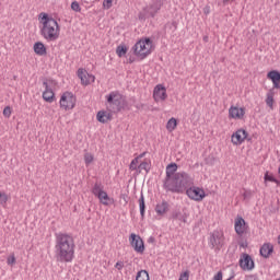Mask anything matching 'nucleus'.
<instances>
[{
    "label": "nucleus",
    "mask_w": 280,
    "mask_h": 280,
    "mask_svg": "<svg viewBox=\"0 0 280 280\" xmlns=\"http://www.w3.org/2000/svg\"><path fill=\"white\" fill-rule=\"evenodd\" d=\"M145 156V153H141L139 156H137L138 160L143 159Z\"/></svg>",
    "instance_id": "nucleus-48"
},
{
    "label": "nucleus",
    "mask_w": 280,
    "mask_h": 280,
    "mask_svg": "<svg viewBox=\"0 0 280 280\" xmlns=\"http://www.w3.org/2000/svg\"><path fill=\"white\" fill-rule=\"evenodd\" d=\"M7 264H8L9 266H14V264H16V257H14V254H12V255L8 258Z\"/></svg>",
    "instance_id": "nucleus-39"
},
{
    "label": "nucleus",
    "mask_w": 280,
    "mask_h": 280,
    "mask_svg": "<svg viewBox=\"0 0 280 280\" xmlns=\"http://www.w3.org/2000/svg\"><path fill=\"white\" fill-rule=\"evenodd\" d=\"M177 126H178V121L176 120V118H171L166 124V130H168V132H172L176 130Z\"/></svg>",
    "instance_id": "nucleus-26"
},
{
    "label": "nucleus",
    "mask_w": 280,
    "mask_h": 280,
    "mask_svg": "<svg viewBox=\"0 0 280 280\" xmlns=\"http://www.w3.org/2000/svg\"><path fill=\"white\" fill-rule=\"evenodd\" d=\"M138 170L140 173L143 172V170H144V172L148 174V172H150V163H148V162L140 163L138 166Z\"/></svg>",
    "instance_id": "nucleus-30"
},
{
    "label": "nucleus",
    "mask_w": 280,
    "mask_h": 280,
    "mask_svg": "<svg viewBox=\"0 0 280 280\" xmlns=\"http://www.w3.org/2000/svg\"><path fill=\"white\" fill-rule=\"evenodd\" d=\"M166 27H170V30L174 27V30H176V22H173L172 24H166Z\"/></svg>",
    "instance_id": "nucleus-45"
},
{
    "label": "nucleus",
    "mask_w": 280,
    "mask_h": 280,
    "mask_svg": "<svg viewBox=\"0 0 280 280\" xmlns=\"http://www.w3.org/2000/svg\"><path fill=\"white\" fill-rule=\"evenodd\" d=\"M244 115H246V108L244 107L231 106L229 109V117L231 119H244Z\"/></svg>",
    "instance_id": "nucleus-16"
},
{
    "label": "nucleus",
    "mask_w": 280,
    "mask_h": 280,
    "mask_svg": "<svg viewBox=\"0 0 280 280\" xmlns=\"http://www.w3.org/2000/svg\"><path fill=\"white\" fill-rule=\"evenodd\" d=\"M71 10H73L74 12H81L82 8H80V3L78 1H73L71 3Z\"/></svg>",
    "instance_id": "nucleus-36"
},
{
    "label": "nucleus",
    "mask_w": 280,
    "mask_h": 280,
    "mask_svg": "<svg viewBox=\"0 0 280 280\" xmlns=\"http://www.w3.org/2000/svg\"><path fill=\"white\" fill-rule=\"evenodd\" d=\"M39 19L42 23L40 34L43 38L49 43L58 40V38H60V25H58V21L47 13H40Z\"/></svg>",
    "instance_id": "nucleus-3"
},
{
    "label": "nucleus",
    "mask_w": 280,
    "mask_h": 280,
    "mask_svg": "<svg viewBox=\"0 0 280 280\" xmlns=\"http://www.w3.org/2000/svg\"><path fill=\"white\" fill-rule=\"evenodd\" d=\"M141 43H143L144 47H147V49H149V51H151L152 49V39H150V37H147L144 40H140Z\"/></svg>",
    "instance_id": "nucleus-35"
},
{
    "label": "nucleus",
    "mask_w": 280,
    "mask_h": 280,
    "mask_svg": "<svg viewBox=\"0 0 280 280\" xmlns=\"http://www.w3.org/2000/svg\"><path fill=\"white\" fill-rule=\"evenodd\" d=\"M179 280H189V271H185L180 275Z\"/></svg>",
    "instance_id": "nucleus-43"
},
{
    "label": "nucleus",
    "mask_w": 280,
    "mask_h": 280,
    "mask_svg": "<svg viewBox=\"0 0 280 280\" xmlns=\"http://www.w3.org/2000/svg\"><path fill=\"white\" fill-rule=\"evenodd\" d=\"M208 37H203V40H207Z\"/></svg>",
    "instance_id": "nucleus-52"
},
{
    "label": "nucleus",
    "mask_w": 280,
    "mask_h": 280,
    "mask_svg": "<svg viewBox=\"0 0 280 280\" xmlns=\"http://www.w3.org/2000/svg\"><path fill=\"white\" fill-rule=\"evenodd\" d=\"M248 137V131L245 129H238L236 132L232 135V143L234 145H242L244 141H246Z\"/></svg>",
    "instance_id": "nucleus-13"
},
{
    "label": "nucleus",
    "mask_w": 280,
    "mask_h": 280,
    "mask_svg": "<svg viewBox=\"0 0 280 280\" xmlns=\"http://www.w3.org/2000/svg\"><path fill=\"white\" fill-rule=\"evenodd\" d=\"M33 49L37 56H46L47 55V48L45 47V44H43V42H36L34 44Z\"/></svg>",
    "instance_id": "nucleus-22"
},
{
    "label": "nucleus",
    "mask_w": 280,
    "mask_h": 280,
    "mask_svg": "<svg viewBox=\"0 0 280 280\" xmlns=\"http://www.w3.org/2000/svg\"><path fill=\"white\" fill-rule=\"evenodd\" d=\"M243 196H244V198H250L252 194H250V191H245L243 194Z\"/></svg>",
    "instance_id": "nucleus-46"
},
{
    "label": "nucleus",
    "mask_w": 280,
    "mask_h": 280,
    "mask_svg": "<svg viewBox=\"0 0 280 280\" xmlns=\"http://www.w3.org/2000/svg\"><path fill=\"white\" fill-rule=\"evenodd\" d=\"M209 244L211 248L221 250L222 246H224V234H222L220 231L210 233Z\"/></svg>",
    "instance_id": "nucleus-8"
},
{
    "label": "nucleus",
    "mask_w": 280,
    "mask_h": 280,
    "mask_svg": "<svg viewBox=\"0 0 280 280\" xmlns=\"http://www.w3.org/2000/svg\"><path fill=\"white\" fill-rule=\"evenodd\" d=\"M278 244H280V235L278 236Z\"/></svg>",
    "instance_id": "nucleus-50"
},
{
    "label": "nucleus",
    "mask_w": 280,
    "mask_h": 280,
    "mask_svg": "<svg viewBox=\"0 0 280 280\" xmlns=\"http://www.w3.org/2000/svg\"><path fill=\"white\" fill-rule=\"evenodd\" d=\"M136 280H150V273H148V270H140L136 276Z\"/></svg>",
    "instance_id": "nucleus-27"
},
{
    "label": "nucleus",
    "mask_w": 280,
    "mask_h": 280,
    "mask_svg": "<svg viewBox=\"0 0 280 280\" xmlns=\"http://www.w3.org/2000/svg\"><path fill=\"white\" fill-rule=\"evenodd\" d=\"M162 7H163V1L156 0L155 2L150 4L149 8H147V14H150V16L154 19V16H156V13L159 12V10H161Z\"/></svg>",
    "instance_id": "nucleus-18"
},
{
    "label": "nucleus",
    "mask_w": 280,
    "mask_h": 280,
    "mask_svg": "<svg viewBox=\"0 0 280 280\" xmlns=\"http://www.w3.org/2000/svg\"><path fill=\"white\" fill-rule=\"evenodd\" d=\"M8 200H9L8 194H5V192H0V205H1L2 207H5V205H8Z\"/></svg>",
    "instance_id": "nucleus-31"
},
{
    "label": "nucleus",
    "mask_w": 280,
    "mask_h": 280,
    "mask_svg": "<svg viewBox=\"0 0 280 280\" xmlns=\"http://www.w3.org/2000/svg\"><path fill=\"white\" fill-rule=\"evenodd\" d=\"M235 233L242 237L246 231H248V224L246 223V220L242 218L241 215H237L234 223Z\"/></svg>",
    "instance_id": "nucleus-12"
},
{
    "label": "nucleus",
    "mask_w": 280,
    "mask_h": 280,
    "mask_svg": "<svg viewBox=\"0 0 280 280\" xmlns=\"http://www.w3.org/2000/svg\"><path fill=\"white\" fill-rule=\"evenodd\" d=\"M92 194L98 198L100 203L108 207V205H113L115 200L108 196L107 191H104V186L102 184H94L92 188Z\"/></svg>",
    "instance_id": "nucleus-5"
},
{
    "label": "nucleus",
    "mask_w": 280,
    "mask_h": 280,
    "mask_svg": "<svg viewBox=\"0 0 280 280\" xmlns=\"http://www.w3.org/2000/svg\"><path fill=\"white\" fill-rule=\"evenodd\" d=\"M103 8L104 10H110L113 8V0H104Z\"/></svg>",
    "instance_id": "nucleus-37"
},
{
    "label": "nucleus",
    "mask_w": 280,
    "mask_h": 280,
    "mask_svg": "<svg viewBox=\"0 0 280 280\" xmlns=\"http://www.w3.org/2000/svg\"><path fill=\"white\" fill-rule=\"evenodd\" d=\"M130 62H132V59H130Z\"/></svg>",
    "instance_id": "nucleus-57"
},
{
    "label": "nucleus",
    "mask_w": 280,
    "mask_h": 280,
    "mask_svg": "<svg viewBox=\"0 0 280 280\" xmlns=\"http://www.w3.org/2000/svg\"><path fill=\"white\" fill-rule=\"evenodd\" d=\"M212 280H222V271H218V273L213 277Z\"/></svg>",
    "instance_id": "nucleus-44"
},
{
    "label": "nucleus",
    "mask_w": 280,
    "mask_h": 280,
    "mask_svg": "<svg viewBox=\"0 0 280 280\" xmlns=\"http://www.w3.org/2000/svg\"><path fill=\"white\" fill-rule=\"evenodd\" d=\"M184 192L188 196V198H190V200H195L196 202H202L207 196L205 189L194 185L188 186Z\"/></svg>",
    "instance_id": "nucleus-6"
},
{
    "label": "nucleus",
    "mask_w": 280,
    "mask_h": 280,
    "mask_svg": "<svg viewBox=\"0 0 280 280\" xmlns=\"http://www.w3.org/2000/svg\"><path fill=\"white\" fill-rule=\"evenodd\" d=\"M266 104L272 110L273 104H275V90L273 89L269 90V92L267 93Z\"/></svg>",
    "instance_id": "nucleus-24"
},
{
    "label": "nucleus",
    "mask_w": 280,
    "mask_h": 280,
    "mask_svg": "<svg viewBox=\"0 0 280 280\" xmlns=\"http://www.w3.org/2000/svg\"><path fill=\"white\" fill-rule=\"evenodd\" d=\"M148 242H149V244H154V242H155L154 236L149 237Z\"/></svg>",
    "instance_id": "nucleus-47"
},
{
    "label": "nucleus",
    "mask_w": 280,
    "mask_h": 280,
    "mask_svg": "<svg viewBox=\"0 0 280 280\" xmlns=\"http://www.w3.org/2000/svg\"><path fill=\"white\" fill-rule=\"evenodd\" d=\"M129 242H130L133 250H136V253H140L141 255H143V253L145 252V245H144L143 238H141V236L132 233L129 236Z\"/></svg>",
    "instance_id": "nucleus-9"
},
{
    "label": "nucleus",
    "mask_w": 280,
    "mask_h": 280,
    "mask_svg": "<svg viewBox=\"0 0 280 280\" xmlns=\"http://www.w3.org/2000/svg\"><path fill=\"white\" fill-rule=\"evenodd\" d=\"M238 246H241V248H248V242H247V241H244V238H242V240L238 242Z\"/></svg>",
    "instance_id": "nucleus-41"
},
{
    "label": "nucleus",
    "mask_w": 280,
    "mask_h": 280,
    "mask_svg": "<svg viewBox=\"0 0 280 280\" xmlns=\"http://www.w3.org/2000/svg\"><path fill=\"white\" fill-rule=\"evenodd\" d=\"M208 10L205 11V13L207 14Z\"/></svg>",
    "instance_id": "nucleus-53"
},
{
    "label": "nucleus",
    "mask_w": 280,
    "mask_h": 280,
    "mask_svg": "<svg viewBox=\"0 0 280 280\" xmlns=\"http://www.w3.org/2000/svg\"><path fill=\"white\" fill-rule=\"evenodd\" d=\"M96 119L100 121V124H108L110 119H113V114L106 112V110H100L96 114Z\"/></svg>",
    "instance_id": "nucleus-20"
},
{
    "label": "nucleus",
    "mask_w": 280,
    "mask_h": 280,
    "mask_svg": "<svg viewBox=\"0 0 280 280\" xmlns=\"http://www.w3.org/2000/svg\"><path fill=\"white\" fill-rule=\"evenodd\" d=\"M56 260L61 264H69L75 257V241L67 233H56Z\"/></svg>",
    "instance_id": "nucleus-2"
},
{
    "label": "nucleus",
    "mask_w": 280,
    "mask_h": 280,
    "mask_svg": "<svg viewBox=\"0 0 280 280\" xmlns=\"http://www.w3.org/2000/svg\"><path fill=\"white\" fill-rule=\"evenodd\" d=\"M78 78L81 80V84H83V86H89V84H91V80L92 82H95V75L89 74V72L82 68L78 70Z\"/></svg>",
    "instance_id": "nucleus-14"
},
{
    "label": "nucleus",
    "mask_w": 280,
    "mask_h": 280,
    "mask_svg": "<svg viewBox=\"0 0 280 280\" xmlns=\"http://www.w3.org/2000/svg\"><path fill=\"white\" fill-rule=\"evenodd\" d=\"M273 183H276V185H278V187H280V180L279 179H276V182H273Z\"/></svg>",
    "instance_id": "nucleus-49"
},
{
    "label": "nucleus",
    "mask_w": 280,
    "mask_h": 280,
    "mask_svg": "<svg viewBox=\"0 0 280 280\" xmlns=\"http://www.w3.org/2000/svg\"><path fill=\"white\" fill-rule=\"evenodd\" d=\"M130 62H132V59H130Z\"/></svg>",
    "instance_id": "nucleus-56"
},
{
    "label": "nucleus",
    "mask_w": 280,
    "mask_h": 280,
    "mask_svg": "<svg viewBox=\"0 0 280 280\" xmlns=\"http://www.w3.org/2000/svg\"><path fill=\"white\" fill-rule=\"evenodd\" d=\"M75 95H73V93L71 92H65L61 95L60 98V107L65 108V110H71L73 108H75Z\"/></svg>",
    "instance_id": "nucleus-7"
},
{
    "label": "nucleus",
    "mask_w": 280,
    "mask_h": 280,
    "mask_svg": "<svg viewBox=\"0 0 280 280\" xmlns=\"http://www.w3.org/2000/svg\"><path fill=\"white\" fill-rule=\"evenodd\" d=\"M240 266L243 270H253L255 268V261L248 254H243L240 259Z\"/></svg>",
    "instance_id": "nucleus-15"
},
{
    "label": "nucleus",
    "mask_w": 280,
    "mask_h": 280,
    "mask_svg": "<svg viewBox=\"0 0 280 280\" xmlns=\"http://www.w3.org/2000/svg\"><path fill=\"white\" fill-rule=\"evenodd\" d=\"M267 79L271 80L273 89H280V72L278 70H271L267 73Z\"/></svg>",
    "instance_id": "nucleus-17"
},
{
    "label": "nucleus",
    "mask_w": 280,
    "mask_h": 280,
    "mask_svg": "<svg viewBox=\"0 0 280 280\" xmlns=\"http://www.w3.org/2000/svg\"><path fill=\"white\" fill-rule=\"evenodd\" d=\"M168 209L170 205L167 203V201H162L161 203H158L155 207L158 215H163L164 213H167Z\"/></svg>",
    "instance_id": "nucleus-23"
},
{
    "label": "nucleus",
    "mask_w": 280,
    "mask_h": 280,
    "mask_svg": "<svg viewBox=\"0 0 280 280\" xmlns=\"http://www.w3.org/2000/svg\"><path fill=\"white\" fill-rule=\"evenodd\" d=\"M265 183H275L277 182V178H275V175L273 174H270L268 172L265 173Z\"/></svg>",
    "instance_id": "nucleus-32"
},
{
    "label": "nucleus",
    "mask_w": 280,
    "mask_h": 280,
    "mask_svg": "<svg viewBox=\"0 0 280 280\" xmlns=\"http://www.w3.org/2000/svg\"><path fill=\"white\" fill-rule=\"evenodd\" d=\"M205 163H206V165H215V156H213V155H208V156L205 159Z\"/></svg>",
    "instance_id": "nucleus-34"
},
{
    "label": "nucleus",
    "mask_w": 280,
    "mask_h": 280,
    "mask_svg": "<svg viewBox=\"0 0 280 280\" xmlns=\"http://www.w3.org/2000/svg\"><path fill=\"white\" fill-rule=\"evenodd\" d=\"M138 164H139V158H135V159L131 161L130 165H129V170H131V171L137 170V165H138Z\"/></svg>",
    "instance_id": "nucleus-38"
},
{
    "label": "nucleus",
    "mask_w": 280,
    "mask_h": 280,
    "mask_svg": "<svg viewBox=\"0 0 280 280\" xmlns=\"http://www.w3.org/2000/svg\"><path fill=\"white\" fill-rule=\"evenodd\" d=\"M177 163H171L166 166V178L164 180V189L172 194H185V189L194 185V178L186 172L176 173Z\"/></svg>",
    "instance_id": "nucleus-1"
},
{
    "label": "nucleus",
    "mask_w": 280,
    "mask_h": 280,
    "mask_svg": "<svg viewBox=\"0 0 280 280\" xmlns=\"http://www.w3.org/2000/svg\"><path fill=\"white\" fill-rule=\"evenodd\" d=\"M153 100L155 102H165L167 100V90L162 84H158L153 90Z\"/></svg>",
    "instance_id": "nucleus-11"
},
{
    "label": "nucleus",
    "mask_w": 280,
    "mask_h": 280,
    "mask_svg": "<svg viewBox=\"0 0 280 280\" xmlns=\"http://www.w3.org/2000/svg\"><path fill=\"white\" fill-rule=\"evenodd\" d=\"M84 161H85V165H91V163H93V161H94L93 154L85 153L84 154Z\"/></svg>",
    "instance_id": "nucleus-33"
},
{
    "label": "nucleus",
    "mask_w": 280,
    "mask_h": 280,
    "mask_svg": "<svg viewBox=\"0 0 280 280\" xmlns=\"http://www.w3.org/2000/svg\"><path fill=\"white\" fill-rule=\"evenodd\" d=\"M278 174L280 175V166H279V168H278Z\"/></svg>",
    "instance_id": "nucleus-51"
},
{
    "label": "nucleus",
    "mask_w": 280,
    "mask_h": 280,
    "mask_svg": "<svg viewBox=\"0 0 280 280\" xmlns=\"http://www.w3.org/2000/svg\"><path fill=\"white\" fill-rule=\"evenodd\" d=\"M107 103L113 108L114 113H119V110L126 108V100L117 92L109 93L107 96Z\"/></svg>",
    "instance_id": "nucleus-4"
},
{
    "label": "nucleus",
    "mask_w": 280,
    "mask_h": 280,
    "mask_svg": "<svg viewBox=\"0 0 280 280\" xmlns=\"http://www.w3.org/2000/svg\"><path fill=\"white\" fill-rule=\"evenodd\" d=\"M173 220H179L186 224L187 222V214H182L180 212H173L172 214Z\"/></svg>",
    "instance_id": "nucleus-29"
},
{
    "label": "nucleus",
    "mask_w": 280,
    "mask_h": 280,
    "mask_svg": "<svg viewBox=\"0 0 280 280\" xmlns=\"http://www.w3.org/2000/svg\"><path fill=\"white\" fill-rule=\"evenodd\" d=\"M3 115L4 117H10L12 115V108L10 106L4 107Z\"/></svg>",
    "instance_id": "nucleus-40"
},
{
    "label": "nucleus",
    "mask_w": 280,
    "mask_h": 280,
    "mask_svg": "<svg viewBox=\"0 0 280 280\" xmlns=\"http://www.w3.org/2000/svg\"><path fill=\"white\" fill-rule=\"evenodd\" d=\"M14 80H16V77H13Z\"/></svg>",
    "instance_id": "nucleus-55"
},
{
    "label": "nucleus",
    "mask_w": 280,
    "mask_h": 280,
    "mask_svg": "<svg viewBox=\"0 0 280 280\" xmlns=\"http://www.w3.org/2000/svg\"><path fill=\"white\" fill-rule=\"evenodd\" d=\"M139 207L141 218H145V198L143 197V194H141L139 198Z\"/></svg>",
    "instance_id": "nucleus-25"
},
{
    "label": "nucleus",
    "mask_w": 280,
    "mask_h": 280,
    "mask_svg": "<svg viewBox=\"0 0 280 280\" xmlns=\"http://www.w3.org/2000/svg\"><path fill=\"white\" fill-rule=\"evenodd\" d=\"M208 10L205 11V13L207 14Z\"/></svg>",
    "instance_id": "nucleus-54"
},
{
    "label": "nucleus",
    "mask_w": 280,
    "mask_h": 280,
    "mask_svg": "<svg viewBox=\"0 0 280 280\" xmlns=\"http://www.w3.org/2000/svg\"><path fill=\"white\" fill-rule=\"evenodd\" d=\"M116 54L118 58H122V56H126V54H128V48L125 45H119L116 48Z\"/></svg>",
    "instance_id": "nucleus-28"
},
{
    "label": "nucleus",
    "mask_w": 280,
    "mask_h": 280,
    "mask_svg": "<svg viewBox=\"0 0 280 280\" xmlns=\"http://www.w3.org/2000/svg\"><path fill=\"white\" fill-rule=\"evenodd\" d=\"M132 50L135 55L138 56V58H140L141 60L148 58V56H150L151 54L150 48H148V46H145V44H143V42L141 40L135 44Z\"/></svg>",
    "instance_id": "nucleus-10"
},
{
    "label": "nucleus",
    "mask_w": 280,
    "mask_h": 280,
    "mask_svg": "<svg viewBox=\"0 0 280 280\" xmlns=\"http://www.w3.org/2000/svg\"><path fill=\"white\" fill-rule=\"evenodd\" d=\"M43 85L45 86V91L43 92V100H45V102H54V97L56 94H54V90H51V88H49V83H47V81L43 82Z\"/></svg>",
    "instance_id": "nucleus-19"
},
{
    "label": "nucleus",
    "mask_w": 280,
    "mask_h": 280,
    "mask_svg": "<svg viewBox=\"0 0 280 280\" xmlns=\"http://www.w3.org/2000/svg\"><path fill=\"white\" fill-rule=\"evenodd\" d=\"M116 270H124V261L119 260L115 265Z\"/></svg>",
    "instance_id": "nucleus-42"
},
{
    "label": "nucleus",
    "mask_w": 280,
    "mask_h": 280,
    "mask_svg": "<svg viewBox=\"0 0 280 280\" xmlns=\"http://www.w3.org/2000/svg\"><path fill=\"white\" fill-rule=\"evenodd\" d=\"M272 253H275V246H272V244H270V243H265L260 247V255H261V257H265V259H268V257H270V255H272Z\"/></svg>",
    "instance_id": "nucleus-21"
}]
</instances>
